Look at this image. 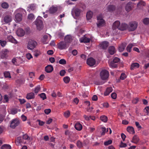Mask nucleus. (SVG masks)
<instances>
[{
  "instance_id": "obj_1",
  "label": "nucleus",
  "mask_w": 149,
  "mask_h": 149,
  "mask_svg": "<svg viewBox=\"0 0 149 149\" xmlns=\"http://www.w3.org/2000/svg\"><path fill=\"white\" fill-rule=\"evenodd\" d=\"M137 26L138 23L136 22H131L129 23L128 30L129 31H134L137 28Z\"/></svg>"
},
{
  "instance_id": "obj_2",
  "label": "nucleus",
  "mask_w": 149,
  "mask_h": 149,
  "mask_svg": "<svg viewBox=\"0 0 149 149\" xmlns=\"http://www.w3.org/2000/svg\"><path fill=\"white\" fill-rule=\"evenodd\" d=\"M101 79L103 80H107L109 76V72L105 70H102L100 73Z\"/></svg>"
},
{
  "instance_id": "obj_3",
  "label": "nucleus",
  "mask_w": 149,
  "mask_h": 149,
  "mask_svg": "<svg viewBox=\"0 0 149 149\" xmlns=\"http://www.w3.org/2000/svg\"><path fill=\"white\" fill-rule=\"evenodd\" d=\"M35 23L36 25L37 29L38 30L40 31L43 28V25L42 21L39 19H37L35 22Z\"/></svg>"
},
{
  "instance_id": "obj_4",
  "label": "nucleus",
  "mask_w": 149,
  "mask_h": 149,
  "mask_svg": "<svg viewBox=\"0 0 149 149\" xmlns=\"http://www.w3.org/2000/svg\"><path fill=\"white\" fill-rule=\"evenodd\" d=\"M36 44V41L32 40H30L28 43L27 48L28 49L32 50L35 47Z\"/></svg>"
},
{
  "instance_id": "obj_5",
  "label": "nucleus",
  "mask_w": 149,
  "mask_h": 149,
  "mask_svg": "<svg viewBox=\"0 0 149 149\" xmlns=\"http://www.w3.org/2000/svg\"><path fill=\"white\" fill-rule=\"evenodd\" d=\"M67 44L65 41H61L57 45V48L60 49H63L66 48Z\"/></svg>"
},
{
  "instance_id": "obj_6",
  "label": "nucleus",
  "mask_w": 149,
  "mask_h": 149,
  "mask_svg": "<svg viewBox=\"0 0 149 149\" xmlns=\"http://www.w3.org/2000/svg\"><path fill=\"white\" fill-rule=\"evenodd\" d=\"M19 121L18 119H15L11 122L10 127L12 128H15L19 124Z\"/></svg>"
},
{
  "instance_id": "obj_7",
  "label": "nucleus",
  "mask_w": 149,
  "mask_h": 149,
  "mask_svg": "<svg viewBox=\"0 0 149 149\" xmlns=\"http://www.w3.org/2000/svg\"><path fill=\"white\" fill-rule=\"evenodd\" d=\"M134 5V3L132 2H129L125 6V9L126 10L127 12H130L132 10Z\"/></svg>"
},
{
  "instance_id": "obj_8",
  "label": "nucleus",
  "mask_w": 149,
  "mask_h": 149,
  "mask_svg": "<svg viewBox=\"0 0 149 149\" xmlns=\"http://www.w3.org/2000/svg\"><path fill=\"white\" fill-rule=\"evenodd\" d=\"M87 63L90 66H92L95 65V61L93 58L91 57L87 59Z\"/></svg>"
},
{
  "instance_id": "obj_9",
  "label": "nucleus",
  "mask_w": 149,
  "mask_h": 149,
  "mask_svg": "<svg viewBox=\"0 0 149 149\" xmlns=\"http://www.w3.org/2000/svg\"><path fill=\"white\" fill-rule=\"evenodd\" d=\"M64 40L67 44L70 43L73 40L72 37L71 35H68L65 37Z\"/></svg>"
},
{
  "instance_id": "obj_10",
  "label": "nucleus",
  "mask_w": 149,
  "mask_h": 149,
  "mask_svg": "<svg viewBox=\"0 0 149 149\" xmlns=\"http://www.w3.org/2000/svg\"><path fill=\"white\" fill-rule=\"evenodd\" d=\"M17 34L19 36H22L25 33V31L22 29H18L16 32Z\"/></svg>"
},
{
  "instance_id": "obj_11",
  "label": "nucleus",
  "mask_w": 149,
  "mask_h": 149,
  "mask_svg": "<svg viewBox=\"0 0 149 149\" xmlns=\"http://www.w3.org/2000/svg\"><path fill=\"white\" fill-rule=\"evenodd\" d=\"M120 23L118 21H115L113 24L112 28L113 30L116 29H119Z\"/></svg>"
},
{
  "instance_id": "obj_12",
  "label": "nucleus",
  "mask_w": 149,
  "mask_h": 149,
  "mask_svg": "<svg viewBox=\"0 0 149 149\" xmlns=\"http://www.w3.org/2000/svg\"><path fill=\"white\" fill-rule=\"evenodd\" d=\"M109 42L107 41H104L100 44L99 46L100 47L104 49H106L109 45Z\"/></svg>"
},
{
  "instance_id": "obj_13",
  "label": "nucleus",
  "mask_w": 149,
  "mask_h": 149,
  "mask_svg": "<svg viewBox=\"0 0 149 149\" xmlns=\"http://www.w3.org/2000/svg\"><path fill=\"white\" fill-rule=\"evenodd\" d=\"M45 71L47 73H50L53 70V66L51 65H48L45 68Z\"/></svg>"
},
{
  "instance_id": "obj_14",
  "label": "nucleus",
  "mask_w": 149,
  "mask_h": 149,
  "mask_svg": "<svg viewBox=\"0 0 149 149\" xmlns=\"http://www.w3.org/2000/svg\"><path fill=\"white\" fill-rule=\"evenodd\" d=\"M126 45L127 43H122L118 48L119 51L120 52H123L125 49Z\"/></svg>"
},
{
  "instance_id": "obj_15",
  "label": "nucleus",
  "mask_w": 149,
  "mask_h": 149,
  "mask_svg": "<svg viewBox=\"0 0 149 149\" xmlns=\"http://www.w3.org/2000/svg\"><path fill=\"white\" fill-rule=\"evenodd\" d=\"M128 25L125 23H122L120 25L119 30L121 31H124L126 30L127 28L128 29Z\"/></svg>"
},
{
  "instance_id": "obj_16",
  "label": "nucleus",
  "mask_w": 149,
  "mask_h": 149,
  "mask_svg": "<svg viewBox=\"0 0 149 149\" xmlns=\"http://www.w3.org/2000/svg\"><path fill=\"white\" fill-rule=\"evenodd\" d=\"M116 7L113 5H109L107 7V10L109 12H113L115 10Z\"/></svg>"
},
{
  "instance_id": "obj_17",
  "label": "nucleus",
  "mask_w": 149,
  "mask_h": 149,
  "mask_svg": "<svg viewBox=\"0 0 149 149\" xmlns=\"http://www.w3.org/2000/svg\"><path fill=\"white\" fill-rule=\"evenodd\" d=\"M105 24V21L103 19L98 21L97 23V26L98 27L100 28L104 26Z\"/></svg>"
},
{
  "instance_id": "obj_18",
  "label": "nucleus",
  "mask_w": 149,
  "mask_h": 149,
  "mask_svg": "<svg viewBox=\"0 0 149 149\" xmlns=\"http://www.w3.org/2000/svg\"><path fill=\"white\" fill-rule=\"evenodd\" d=\"M34 94L33 93L31 92L27 94L26 98L28 100L34 99L35 98Z\"/></svg>"
},
{
  "instance_id": "obj_19",
  "label": "nucleus",
  "mask_w": 149,
  "mask_h": 149,
  "mask_svg": "<svg viewBox=\"0 0 149 149\" xmlns=\"http://www.w3.org/2000/svg\"><path fill=\"white\" fill-rule=\"evenodd\" d=\"M22 14L20 13H18L15 15V18L17 22H20L22 20Z\"/></svg>"
},
{
  "instance_id": "obj_20",
  "label": "nucleus",
  "mask_w": 149,
  "mask_h": 149,
  "mask_svg": "<svg viewBox=\"0 0 149 149\" xmlns=\"http://www.w3.org/2000/svg\"><path fill=\"white\" fill-rule=\"evenodd\" d=\"M74 127L76 130L79 131L81 130L82 128V125L79 123H76Z\"/></svg>"
},
{
  "instance_id": "obj_21",
  "label": "nucleus",
  "mask_w": 149,
  "mask_h": 149,
  "mask_svg": "<svg viewBox=\"0 0 149 149\" xmlns=\"http://www.w3.org/2000/svg\"><path fill=\"white\" fill-rule=\"evenodd\" d=\"M108 51L109 54L111 55H113L115 52V48L113 46L110 47L108 49Z\"/></svg>"
},
{
  "instance_id": "obj_22",
  "label": "nucleus",
  "mask_w": 149,
  "mask_h": 149,
  "mask_svg": "<svg viewBox=\"0 0 149 149\" xmlns=\"http://www.w3.org/2000/svg\"><path fill=\"white\" fill-rule=\"evenodd\" d=\"M113 90L112 88L111 87L107 88L106 91L104 92V94L105 96H107Z\"/></svg>"
},
{
  "instance_id": "obj_23",
  "label": "nucleus",
  "mask_w": 149,
  "mask_h": 149,
  "mask_svg": "<svg viewBox=\"0 0 149 149\" xmlns=\"http://www.w3.org/2000/svg\"><path fill=\"white\" fill-rule=\"evenodd\" d=\"M58 8L57 7L52 6L49 9V12L50 13H54L57 11Z\"/></svg>"
},
{
  "instance_id": "obj_24",
  "label": "nucleus",
  "mask_w": 149,
  "mask_h": 149,
  "mask_svg": "<svg viewBox=\"0 0 149 149\" xmlns=\"http://www.w3.org/2000/svg\"><path fill=\"white\" fill-rule=\"evenodd\" d=\"M11 20V17L8 15H6L4 17V21L5 23H8L10 22Z\"/></svg>"
},
{
  "instance_id": "obj_25",
  "label": "nucleus",
  "mask_w": 149,
  "mask_h": 149,
  "mask_svg": "<svg viewBox=\"0 0 149 149\" xmlns=\"http://www.w3.org/2000/svg\"><path fill=\"white\" fill-rule=\"evenodd\" d=\"M139 67V64L138 63H132L130 69L131 70L133 69L134 68H138Z\"/></svg>"
},
{
  "instance_id": "obj_26",
  "label": "nucleus",
  "mask_w": 149,
  "mask_h": 149,
  "mask_svg": "<svg viewBox=\"0 0 149 149\" xmlns=\"http://www.w3.org/2000/svg\"><path fill=\"white\" fill-rule=\"evenodd\" d=\"M93 15V13L92 12L89 11L86 14L87 19L88 20H89L92 17Z\"/></svg>"
},
{
  "instance_id": "obj_27",
  "label": "nucleus",
  "mask_w": 149,
  "mask_h": 149,
  "mask_svg": "<svg viewBox=\"0 0 149 149\" xmlns=\"http://www.w3.org/2000/svg\"><path fill=\"white\" fill-rule=\"evenodd\" d=\"M127 130L130 133H131V132H132L133 134H134L135 133L134 128L132 127H128L127 128Z\"/></svg>"
},
{
  "instance_id": "obj_28",
  "label": "nucleus",
  "mask_w": 149,
  "mask_h": 149,
  "mask_svg": "<svg viewBox=\"0 0 149 149\" xmlns=\"http://www.w3.org/2000/svg\"><path fill=\"white\" fill-rule=\"evenodd\" d=\"M8 39L9 41L11 42H12L14 43H17V41L11 36H9L8 37Z\"/></svg>"
},
{
  "instance_id": "obj_29",
  "label": "nucleus",
  "mask_w": 149,
  "mask_h": 149,
  "mask_svg": "<svg viewBox=\"0 0 149 149\" xmlns=\"http://www.w3.org/2000/svg\"><path fill=\"white\" fill-rule=\"evenodd\" d=\"M139 141V138L136 135H134L133 138L132 142L135 143H137Z\"/></svg>"
},
{
  "instance_id": "obj_30",
  "label": "nucleus",
  "mask_w": 149,
  "mask_h": 149,
  "mask_svg": "<svg viewBox=\"0 0 149 149\" xmlns=\"http://www.w3.org/2000/svg\"><path fill=\"white\" fill-rule=\"evenodd\" d=\"M100 119L102 122H106L107 121V117L104 115L101 116Z\"/></svg>"
},
{
  "instance_id": "obj_31",
  "label": "nucleus",
  "mask_w": 149,
  "mask_h": 149,
  "mask_svg": "<svg viewBox=\"0 0 149 149\" xmlns=\"http://www.w3.org/2000/svg\"><path fill=\"white\" fill-rule=\"evenodd\" d=\"M74 12L75 15V16L78 17L80 14V9L77 8L74 10Z\"/></svg>"
},
{
  "instance_id": "obj_32",
  "label": "nucleus",
  "mask_w": 149,
  "mask_h": 149,
  "mask_svg": "<svg viewBox=\"0 0 149 149\" xmlns=\"http://www.w3.org/2000/svg\"><path fill=\"white\" fill-rule=\"evenodd\" d=\"M11 147L9 145H4L2 146L1 149H11Z\"/></svg>"
},
{
  "instance_id": "obj_33",
  "label": "nucleus",
  "mask_w": 149,
  "mask_h": 149,
  "mask_svg": "<svg viewBox=\"0 0 149 149\" xmlns=\"http://www.w3.org/2000/svg\"><path fill=\"white\" fill-rule=\"evenodd\" d=\"M4 75L6 78H11L10 73L9 72L6 71L4 73Z\"/></svg>"
},
{
  "instance_id": "obj_34",
  "label": "nucleus",
  "mask_w": 149,
  "mask_h": 149,
  "mask_svg": "<svg viewBox=\"0 0 149 149\" xmlns=\"http://www.w3.org/2000/svg\"><path fill=\"white\" fill-rule=\"evenodd\" d=\"M143 22L144 24L145 25H148L149 24V18H145L143 19Z\"/></svg>"
},
{
  "instance_id": "obj_35",
  "label": "nucleus",
  "mask_w": 149,
  "mask_h": 149,
  "mask_svg": "<svg viewBox=\"0 0 149 149\" xmlns=\"http://www.w3.org/2000/svg\"><path fill=\"white\" fill-rule=\"evenodd\" d=\"M63 80L65 83H68L70 81V79L68 77L66 76L63 78Z\"/></svg>"
},
{
  "instance_id": "obj_36",
  "label": "nucleus",
  "mask_w": 149,
  "mask_h": 149,
  "mask_svg": "<svg viewBox=\"0 0 149 149\" xmlns=\"http://www.w3.org/2000/svg\"><path fill=\"white\" fill-rule=\"evenodd\" d=\"M90 38L85 37L83 38L82 40H81V42L86 43L89 42H90Z\"/></svg>"
},
{
  "instance_id": "obj_37",
  "label": "nucleus",
  "mask_w": 149,
  "mask_h": 149,
  "mask_svg": "<svg viewBox=\"0 0 149 149\" xmlns=\"http://www.w3.org/2000/svg\"><path fill=\"white\" fill-rule=\"evenodd\" d=\"M8 6V4L6 2L3 3L1 4V7L4 8H7Z\"/></svg>"
},
{
  "instance_id": "obj_38",
  "label": "nucleus",
  "mask_w": 149,
  "mask_h": 149,
  "mask_svg": "<svg viewBox=\"0 0 149 149\" xmlns=\"http://www.w3.org/2000/svg\"><path fill=\"white\" fill-rule=\"evenodd\" d=\"M38 95L40 96L41 98H42L43 100H44L47 98L46 95L45 93H42L40 94H39Z\"/></svg>"
},
{
  "instance_id": "obj_39",
  "label": "nucleus",
  "mask_w": 149,
  "mask_h": 149,
  "mask_svg": "<svg viewBox=\"0 0 149 149\" xmlns=\"http://www.w3.org/2000/svg\"><path fill=\"white\" fill-rule=\"evenodd\" d=\"M133 46V45L132 44H129L127 47L126 49L128 52H131V49Z\"/></svg>"
},
{
  "instance_id": "obj_40",
  "label": "nucleus",
  "mask_w": 149,
  "mask_h": 149,
  "mask_svg": "<svg viewBox=\"0 0 149 149\" xmlns=\"http://www.w3.org/2000/svg\"><path fill=\"white\" fill-rule=\"evenodd\" d=\"M59 63L61 64L64 65L66 64V62L65 60L62 59L59 60Z\"/></svg>"
},
{
  "instance_id": "obj_41",
  "label": "nucleus",
  "mask_w": 149,
  "mask_h": 149,
  "mask_svg": "<svg viewBox=\"0 0 149 149\" xmlns=\"http://www.w3.org/2000/svg\"><path fill=\"white\" fill-rule=\"evenodd\" d=\"M40 88L39 86H37L35 88L34 92L35 93L37 94L40 90Z\"/></svg>"
},
{
  "instance_id": "obj_42",
  "label": "nucleus",
  "mask_w": 149,
  "mask_h": 149,
  "mask_svg": "<svg viewBox=\"0 0 149 149\" xmlns=\"http://www.w3.org/2000/svg\"><path fill=\"white\" fill-rule=\"evenodd\" d=\"M23 139L26 140H29L30 139V137H29L27 134H25L23 135Z\"/></svg>"
},
{
  "instance_id": "obj_43",
  "label": "nucleus",
  "mask_w": 149,
  "mask_h": 149,
  "mask_svg": "<svg viewBox=\"0 0 149 149\" xmlns=\"http://www.w3.org/2000/svg\"><path fill=\"white\" fill-rule=\"evenodd\" d=\"M112 143V141L111 140H109L108 141L105 142L104 144L105 146H107L111 144Z\"/></svg>"
},
{
  "instance_id": "obj_44",
  "label": "nucleus",
  "mask_w": 149,
  "mask_h": 149,
  "mask_svg": "<svg viewBox=\"0 0 149 149\" xmlns=\"http://www.w3.org/2000/svg\"><path fill=\"white\" fill-rule=\"evenodd\" d=\"M103 17L102 14H100L97 16V19L98 21L103 20Z\"/></svg>"
},
{
  "instance_id": "obj_45",
  "label": "nucleus",
  "mask_w": 149,
  "mask_h": 149,
  "mask_svg": "<svg viewBox=\"0 0 149 149\" xmlns=\"http://www.w3.org/2000/svg\"><path fill=\"white\" fill-rule=\"evenodd\" d=\"M126 77V76L125 74L123 73L121 74V76L120 77V79L122 80L124 79Z\"/></svg>"
},
{
  "instance_id": "obj_46",
  "label": "nucleus",
  "mask_w": 149,
  "mask_h": 149,
  "mask_svg": "<svg viewBox=\"0 0 149 149\" xmlns=\"http://www.w3.org/2000/svg\"><path fill=\"white\" fill-rule=\"evenodd\" d=\"M65 116L66 118H68L69 116L70 115V113L69 111H68L64 113Z\"/></svg>"
},
{
  "instance_id": "obj_47",
  "label": "nucleus",
  "mask_w": 149,
  "mask_h": 149,
  "mask_svg": "<svg viewBox=\"0 0 149 149\" xmlns=\"http://www.w3.org/2000/svg\"><path fill=\"white\" fill-rule=\"evenodd\" d=\"M77 146L79 148H81L82 147V143L79 141H77Z\"/></svg>"
},
{
  "instance_id": "obj_48",
  "label": "nucleus",
  "mask_w": 149,
  "mask_h": 149,
  "mask_svg": "<svg viewBox=\"0 0 149 149\" xmlns=\"http://www.w3.org/2000/svg\"><path fill=\"white\" fill-rule=\"evenodd\" d=\"M66 73V72L65 70H61L59 74L61 76H64Z\"/></svg>"
},
{
  "instance_id": "obj_49",
  "label": "nucleus",
  "mask_w": 149,
  "mask_h": 149,
  "mask_svg": "<svg viewBox=\"0 0 149 149\" xmlns=\"http://www.w3.org/2000/svg\"><path fill=\"white\" fill-rule=\"evenodd\" d=\"M145 4V3L144 1H141L138 3L137 5L139 6H144Z\"/></svg>"
},
{
  "instance_id": "obj_50",
  "label": "nucleus",
  "mask_w": 149,
  "mask_h": 149,
  "mask_svg": "<svg viewBox=\"0 0 149 149\" xmlns=\"http://www.w3.org/2000/svg\"><path fill=\"white\" fill-rule=\"evenodd\" d=\"M111 97L112 98L115 99L116 98L117 94L115 93H113L111 94Z\"/></svg>"
},
{
  "instance_id": "obj_51",
  "label": "nucleus",
  "mask_w": 149,
  "mask_h": 149,
  "mask_svg": "<svg viewBox=\"0 0 149 149\" xmlns=\"http://www.w3.org/2000/svg\"><path fill=\"white\" fill-rule=\"evenodd\" d=\"M26 57L29 60L31 58H32L33 57L29 53H28L26 55Z\"/></svg>"
},
{
  "instance_id": "obj_52",
  "label": "nucleus",
  "mask_w": 149,
  "mask_h": 149,
  "mask_svg": "<svg viewBox=\"0 0 149 149\" xmlns=\"http://www.w3.org/2000/svg\"><path fill=\"white\" fill-rule=\"evenodd\" d=\"M44 112L46 114H48L51 112V110L49 109H45L44 110Z\"/></svg>"
},
{
  "instance_id": "obj_53",
  "label": "nucleus",
  "mask_w": 149,
  "mask_h": 149,
  "mask_svg": "<svg viewBox=\"0 0 149 149\" xmlns=\"http://www.w3.org/2000/svg\"><path fill=\"white\" fill-rule=\"evenodd\" d=\"M6 41H2L0 40V43H1V45L2 47H4L5 46L6 44Z\"/></svg>"
},
{
  "instance_id": "obj_54",
  "label": "nucleus",
  "mask_w": 149,
  "mask_h": 149,
  "mask_svg": "<svg viewBox=\"0 0 149 149\" xmlns=\"http://www.w3.org/2000/svg\"><path fill=\"white\" fill-rule=\"evenodd\" d=\"M127 145L126 143H123L122 141H121L120 143V145L119 146L120 147H126Z\"/></svg>"
},
{
  "instance_id": "obj_55",
  "label": "nucleus",
  "mask_w": 149,
  "mask_h": 149,
  "mask_svg": "<svg viewBox=\"0 0 149 149\" xmlns=\"http://www.w3.org/2000/svg\"><path fill=\"white\" fill-rule=\"evenodd\" d=\"M115 63L111 62L110 63V65L113 68H116L117 67V65L115 64Z\"/></svg>"
},
{
  "instance_id": "obj_56",
  "label": "nucleus",
  "mask_w": 149,
  "mask_h": 149,
  "mask_svg": "<svg viewBox=\"0 0 149 149\" xmlns=\"http://www.w3.org/2000/svg\"><path fill=\"white\" fill-rule=\"evenodd\" d=\"M93 108L91 107H89L88 108H87V111L88 112H89L90 113H91L93 112Z\"/></svg>"
},
{
  "instance_id": "obj_57",
  "label": "nucleus",
  "mask_w": 149,
  "mask_h": 149,
  "mask_svg": "<svg viewBox=\"0 0 149 149\" xmlns=\"http://www.w3.org/2000/svg\"><path fill=\"white\" fill-rule=\"evenodd\" d=\"M120 59L119 58L116 57L113 60L112 62H113L114 63H118Z\"/></svg>"
},
{
  "instance_id": "obj_58",
  "label": "nucleus",
  "mask_w": 149,
  "mask_h": 149,
  "mask_svg": "<svg viewBox=\"0 0 149 149\" xmlns=\"http://www.w3.org/2000/svg\"><path fill=\"white\" fill-rule=\"evenodd\" d=\"M34 15L32 14H29L28 17V18L30 19H32L34 17Z\"/></svg>"
},
{
  "instance_id": "obj_59",
  "label": "nucleus",
  "mask_w": 149,
  "mask_h": 149,
  "mask_svg": "<svg viewBox=\"0 0 149 149\" xmlns=\"http://www.w3.org/2000/svg\"><path fill=\"white\" fill-rule=\"evenodd\" d=\"M16 141H17L18 143H22V141L21 137H18L17 138Z\"/></svg>"
},
{
  "instance_id": "obj_60",
  "label": "nucleus",
  "mask_w": 149,
  "mask_h": 149,
  "mask_svg": "<svg viewBox=\"0 0 149 149\" xmlns=\"http://www.w3.org/2000/svg\"><path fill=\"white\" fill-rule=\"evenodd\" d=\"M102 132L101 133V135H104L105 133L106 129L105 127H102Z\"/></svg>"
},
{
  "instance_id": "obj_61",
  "label": "nucleus",
  "mask_w": 149,
  "mask_h": 149,
  "mask_svg": "<svg viewBox=\"0 0 149 149\" xmlns=\"http://www.w3.org/2000/svg\"><path fill=\"white\" fill-rule=\"evenodd\" d=\"M139 100V98H136L134 99V100H132V103H133L134 104H136L138 102Z\"/></svg>"
},
{
  "instance_id": "obj_62",
  "label": "nucleus",
  "mask_w": 149,
  "mask_h": 149,
  "mask_svg": "<svg viewBox=\"0 0 149 149\" xmlns=\"http://www.w3.org/2000/svg\"><path fill=\"white\" fill-rule=\"evenodd\" d=\"M37 121L39 122V125L40 126L43 125L45 123V122L43 121H41L40 120H38Z\"/></svg>"
},
{
  "instance_id": "obj_63",
  "label": "nucleus",
  "mask_w": 149,
  "mask_h": 149,
  "mask_svg": "<svg viewBox=\"0 0 149 149\" xmlns=\"http://www.w3.org/2000/svg\"><path fill=\"white\" fill-rule=\"evenodd\" d=\"M79 102V100L77 97L75 98L73 100V102L75 103L76 104H77Z\"/></svg>"
},
{
  "instance_id": "obj_64",
  "label": "nucleus",
  "mask_w": 149,
  "mask_h": 149,
  "mask_svg": "<svg viewBox=\"0 0 149 149\" xmlns=\"http://www.w3.org/2000/svg\"><path fill=\"white\" fill-rule=\"evenodd\" d=\"M93 101H97V97L96 95H94L92 98Z\"/></svg>"
}]
</instances>
